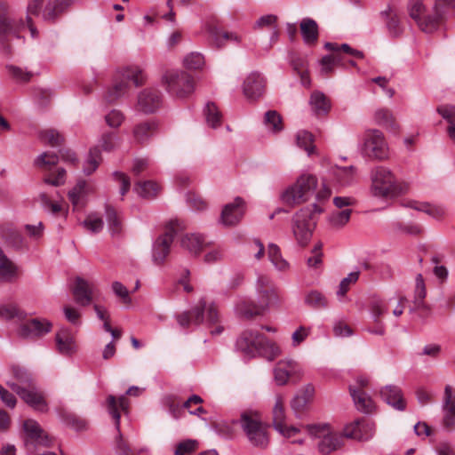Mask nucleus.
I'll return each mask as SVG.
<instances>
[{
	"instance_id": "21",
	"label": "nucleus",
	"mask_w": 455,
	"mask_h": 455,
	"mask_svg": "<svg viewBox=\"0 0 455 455\" xmlns=\"http://www.w3.org/2000/svg\"><path fill=\"white\" fill-rule=\"evenodd\" d=\"M163 103L162 93L155 88H147L138 96V109L146 114L154 113Z\"/></svg>"
},
{
	"instance_id": "33",
	"label": "nucleus",
	"mask_w": 455,
	"mask_h": 455,
	"mask_svg": "<svg viewBox=\"0 0 455 455\" xmlns=\"http://www.w3.org/2000/svg\"><path fill=\"white\" fill-rule=\"evenodd\" d=\"M105 210L108 231L111 236L113 238H120L124 232V226L120 216L111 205L107 204Z\"/></svg>"
},
{
	"instance_id": "64",
	"label": "nucleus",
	"mask_w": 455,
	"mask_h": 455,
	"mask_svg": "<svg viewBox=\"0 0 455 455\" xmlns=\"http://www.w3.org/2000/svg\"><path fill=\"white\" fill-rule=\"evenodd\" d=\"M113 292L122 299L124 304H131L132 299L129 295L127 288L120 282L115 281L112 283Z\"/></svg>"
},
{
	"instance_id": "38",
	"label": "nucleus",
	"mask_w": 455,
	"mask_h": 455,
	"mask_svg": "<svg viewBox=\"0 0 455 455\" xmlns=\"http://www.w3.org/2000/svg\"><path fill=\"white\" fill-rule=\"evenodd\" d=\"M12 372L16 381H7V386L12 389V385L18 386L19 387H30L35 385L31 374L25 369L20 366H12Z\"/></svg>"
},
{
	"instance_id": "50",
	"label": "nucleus",
	"mask_w": 455,
	"mask_h": 455,
	"mask_svg": "<svg viewBox=\"0 0 455 455\" xmlns=\"http://www.w3.org/2000/svg\"><path fill=\"white\" fill-rule=\"evenodd\" d=\"M57 412L61 419L68 426L76 428V430H82L85 428V421L77 418L75 414L68 412L63 409H58Z\"/></svg>"
},
{
	"instance_id": "30",
	"label": "nucleus",
	"mask_w": 455,
	"mask_h": 455,
	"mask_svg": "<svg viewBox=\"0 0 455 455\" xmlns=\"http://www.w3.org/2000/svg\"><path fill=\"white\" fill-rule=\"evenodd\" d=\"M157 130L158 124L156 121H145L133 127L132 136L136 142L145 143L157 132Z\"/></svg>"
},
{
	"instance_id": "17",
	"label": "nucleus",
	"mask_w": 455,
	"mask_h": 455,
	"mask_svg": "<svg viewBox=\"0 0 455 455\" xmlns=\"http://www.w3.org/2000/svg\"><path fill=\"white\" fill-rule=\"evenodd\" d=\"M107 408L108 413L114 418L118 435L116 438V453L117 455H135L120 432V413L117 411L116 397L109 395L107 398Z\"/></svg>"
},
{
	"instance_id": "51",
	"label": "nucleus",
	"mask_w": 455,
	"mask_h": 455,
	"mask_svg": "<svg viewBox=\"0 0 455 455\" xmlns=\"http://www.w3.org/2000/svg\"><path fill=\"white\" fill-rule=\"evenodd\" d=\"M88 231L97 234L103 229V220L96 213L89 214L82 223Z\"/></svg>"
},
{
	"instance_id": "31",
	"label": "nucleus",
	"mask_w": 455,
	"mask_h": 455,
	"mask_svg": "<svg viewBox=\"0 0 455 455\" xmlns=\"http://www.w3.org/2000/svg\"><path fill=\"white\" fill-rule=\"evenodd\" d=\"M349 392L359 411L368 414L374 411L375 405L371 397L363 390L356 389L355 387H349Z\"/></svg>"
},
{
	"instance_id": "27",
	"label": "nucleus",
	"mask_w": 455,
	"mask_h": 455,
	"mask_svg": "<svg viewBox=\"0 0 455 455\" xmlns=\"http://www.w3.org/2000/svg\"><path fill=\"white\" fill-rule=\"evenodd\" d=\"M94 285L81 277H76L73 288L75 300L80 306H88L92 300Z\"/></svg>"
},
{
	"instance_id": "56",
	"label": "nucleus",
	"mask_w": 455,
	"mask_h": 455,
	"mask_svg": "<svg viewBox=\"0 0 455 455\" xmlns=\"http://www.w3.org/2000/svg\"><path fill=\"white\" fill-rule=\"evenodd\" d=\"M297 145L310 154L313 151V135L307 131H299L296 135Z\"/></svg>"
},
{
	"instance_id": "23",
	"label": "nucleus",
	"mask_w": 455,
	"mask_h": 455,
	"mask_svg": "<svg viewBox=\"0 0 455 455\" xmlns=\"http://www.w3.org/2000/svg\"><path fill=\"white\" fill-rule=\"evenodd\" d=\"M93 190L92 184L81 180L69 190L68 196L75 209H82L85 206L88 196Z\"/></svg>"
},
{
	"instance_id": "4",
	"label": "nucleus",
	"mask_w": 455,
	"mask_h": 455,
	"mask_svg": "<svg viewBox=\"0 0 455 455\" xmlns=\"http://www.w3.org/2000/svg\"><path fill=\"white\" fill-rule=\"evenodd\" d=\"M323 212V207L314 204L300 209L292 218V232L297 243L305 247L310 241L316 225V215Z\"/></svg>"
},
{
	"instance_id": "26",
	"label": "nucleus",
	"mask_w": 455,
	"mask_h": 455,
	"mask_svg": "<svg viewBox=\"0 0 455 455\" xmlns=\"http://www.w3.org/2000/svg\"><path fill=\"white\" fill-rule=\"evenodd\" d=\"M73 0H48L42 11L43 20L55 22L72 5Z\"/></svg>"
},
{
	"instance_id": "35",
	"label": "nucleus",
	"mask_w": 455,
	"mask_h": 455,
	"mask_svg": "<svg viewBox=\"0 0 455 455\" xmlns=\"http://www.w3.org/2000/svg\"><path fill=\"white\" fill-rule=\"evenodd\" d=\"M309 104L312 111L317 116L327 115L331 109L330 100L323 92L318 91L311 94Z\"/></svg>"
},
{
	"instance_id": "25",
	"label": "nucleus",
	"mask_w": 455,
	"mask_h": 455,
	"mask_svg": "<svg viewBox=\"0 0 455 455\" xmlns=\"http://www.w3.org/2000/svg\"><path fill=\"white\" fill-rule=\"evenodd\" d=\"M23 429L27 436L31 442L36 445L49 447L52 443V439L40 427L39 423L34 419H27L23 423Z\"/></svg>"
},
{
	"instance_id": "39",
	"label": "nucleus",
	"mask_w": 455,
	"mask_h": 455,
	"mask_svg": "<svg viewBox=\"0 0 455 455\" xmlns=\"http://www.w3.org/2000/svg\"><path fill=\"white\" fill-rule=\"evenodd\" d=\"M374 120L378 125L383 126L392 131H396L398 125L395 122L393 113L387 108H379L374 113Z\"/></svg>"
},
{
	"instance_id": "49",
	"label": "nucleus",
	"mask_w": 455,
	"mask_h": 455,
	"mask_svg": "<svg viewBox=\"0 0 455 455\" xmlns=\"http://www.w3.org/2000/svg\"><path fill=\"white\" fill-rule=\"evenodd\" d=\"M0 317L5 320L18 318L21 321L25 319L26 313L15 305H2L0 306Z\"/></svg>"
},
{
	"instance_id": "60",
	"label": "nucleus",
	"mask_w": 455,
	"mask_h": 455,
	"mask_svg": "<svg viewBox=\"0 0 455 455\" xmlns=\"http://www.w3.org/2000/svg\"><path fill=\"white\" fill-rule=\"evenodd\" d=\"M59 162V156L53 153H42L35 160V164L38 167H46L56 165Z\"/></svg>"
},
{
	"instance_id": "8",
	"label": "nucleus",
	"mask_w": 455,
	"mask_h": 455,
	"mask_svg": "<svg viewBox=\"0 0 455 455\" xmlns=\"http://www.w3.org/2000/svg\"><path fill=\"white\" fill-rule=\"evenodd\" d=\"M162 83L171 95L183 99L190 95L195 89L190 75L181 70H169L162 76Z\"/></svg>"
},
{
	"instance_id": "34",
	"label": "nucleus",
	"mask_w": 455,
	"mask_h": 455,
	"mask_svg": "<svg viewBox=\"0 0 455 455\" xmlns=\"http://www.w3.org/2000/svg\"><path fill=\"white\" fill-rule=\"evenodd\" d=\"M181 246L188 250L191 254L197 255L209 243L205 238L199 234H186L180 240Z\"/></svg>"
},
{
	"instance_id": "44",
	"label": "nucleus",
	"mask_w": 455,
	"mask_h": 455,
	"mask_svg": "<svg viewBox=\"0 0 455 455\" xmlns=\"http://www.w3.org/2000/svg\"><path fill=\"white\" fill-rule=\"evenodd\" d=\"M204 115L207 124L212 128H217L221 124V114L217 106L212 102H208L204 108Z\"/></svg>"
},
{
	"instance_id": "15",
	"label": "nucleus",
	"mask_w": 455,
	"mask_h": 455,
	"mask_svg": "<svg viewBox=\"0 0 455 455\" xmlns=\"http://www.w3.org/2000/svg\"><path fill=\"white\" fill-rule=\"evenodd\" d=\"M12 390L35 411L40 412L48 411L49 408L44 393L36 387V384L28 388L12 385Z\"/></svg>"
},
{
	"instance_id": "11",
	"label": "nucleus",
	"mask_w": 455,
	"mask_h": 455,
	"mask_svg": "<svg viewBox=\"0 0 455 455\" xmlns=\"http://www.w3.org/2000/svg\"><path fill=\"white\" fill-rule=\"evenodd\" d=\"M181 229L182 227L178 220H172L166 226L164 234L156 240L152 252L153 261L156 264L160 265L164 263L170 252V247L173 242L174 236Z\"/></svg>"
},
{
	"instance_id": "37",
	"label": "nucleus",
	"mask_w": 455,
	"mask_h": 455,
	"mask_svg": "<svg viewBox=\"0 0 455 455\" xmlns=\"http://www.w3.org/2000/svg\"><path fill=\"white\" fill-rule=\"evenodd\" d=\"M315 394V388L312 385L306 386L299 394L295 395L291 403L292 410L299 413L312 401Z\"/></svg>"
},
{
	"instance_id": "32",
	"label": "nucleus",
	"mask_w": 455,
	"mask_h": 455,
	"mask_svg": "<svg viewBox=\"0 0 455 455\" xmlns=\"http://www.w3.org/2000/svg\"><path fill=\"white\" fill-rule=\"evenodd\" d=\"M299 28L304 43L308 46L315 45L319 36L316 21L311 18H305L301 20Z\"/></svg>"
},
{
	"instance_id": "48",
	"label": "nucleus",
	"mask_w": 455,
	"mask_h": 455,
	"mask_svg": "<svg viewBox=\"0 0 455 455\" xmlns=\"http://www.w3.org/2000/svg\"><path fill=\"white\" fill-rule=\"evenodd\" d=\"M39 138L42 142L52 147H59L62 144L64 139L60 133L54 129L44 130L40 132Z\"/></svg>"
},
{
	"instance_id": "13",
	"label": "nucleus",
	"mask_w": 455,
	"mask_h": 455,
	"mask_svg": "<svg viewBox=\"0 0 455 455\" xmlns=\"http://www.w3.org/2000/svg\"><path fill=\"white\" fill-rule=\"evenodd\" d=\"M52 324L45 318H31L21 320L17 333L23 339H37L49 333Z\"/></svg>"
},
{
	"instance_id": "41",
	"label": "nucleus",
	"mask_w": 455,
	"mask_h": 455,
	"mask_svg": "<svg viewBox=\"0 0 455 455\" xmlns=\"http://www.w3.org/2000/svg\"><path fill=\"white\" fill-rule=\"evenodd\" d=\"M134 190L140 197L152 199L157 196L160 191V186L151 180L137 182L134 186Z\"/></svg>"
},
{
	"instance_id": "57",
	"label": "nucleus",
	"mask_w": 455,
	"mask_h": 455,
	"mask_svg": "<svg viewBox=\"0 0 455 455\" xmlns=\"http://www.w3.org/2000/svg\"><path fill=\"white\" fill-rule=\"evenodd\" d=\"M198 448V442L193 439H187L179 443L174 451V455H188Z\"/></svg>"
},
{
	"instance_id": "58",
	"label": "nucleus",
	"mask_w": 455,
	"mask_h": 455,
	"mask_svg": "<svg viewBox=\"0 0 455 455\" xmlns=\"http://www.w3.org/2000/svg\"><path fill=\"white\" fill-rule=\"evenodd\" d=\"M183 63L187 68L198 69L204 66V58L199 52H191L184 58Z\"/></svg>"
},
{
	"instance_id": "43",
	"label": "nucleus",
	"mask_w": 455,
	"mask_h": 455,
	"mask_svg": "<svg viewBox=\"0 0 455 455\" xmlns=\"http://www.w3.org/2000/svg\"><path fill=\"white\" fill-rule=\"evenodd\" d=\"M355 169L352 165L347 167H338L334 172L336 180L341 186H347L352 184L355 181Z\"/></svg>"
},
{
	"instance_id": "29",
	"label": "nucleus",
	"mask_w": 455,
	"mask_h": 455,
	"mask_svg": "<svg viewBox=\"0 0 455 455\" xmlns=\"http://www.w3.org/2000/svg\"><path fill=\"white\" fill-rule=\"evenodd\" d=\"M20 276L19 267L0 250V280L12 283Z\"/></svg>"
},
{
	"instance_id": "36",
	"label": "nucleus",
	"mask_w": 455,
	"mask_h": 455,
	"mask_svg": "<svg viewBox=\"0 0 455 455\" xmlns=\"http://www.w3.org/2000/svg\"><path fill=\"white\" fill-rule=\"evenodd\" d=\"M58 350L62 355H70L76 350V344L71 332L68 329H61L56 334Z\"/></svg>"
},
{
	"instance_id": "19",
	"label": "nucleus",
	"mask_w": 455,
	"mask_h": 455,
	"mask_svg": "<svg viewBox=\"0 0 455 455\" xmlns=\"http://www.w3.org/2000/svg\"><path fill=\"white\" fill-rule=\"evenodd\" d=\"M273 425L276 431L285 437L293 436L299 432L294 427H287L285 424V410L283 405V398L281 395H275V403L273 407Z\"/></svg>"
},
{
	"instance_id": "22",
	"label": "nucleus",
	"mask_w": 455,
	"mask_h": 455,
	"mask_svg": "<svg viewBox=\"0 0 455 455\" xmlns=\"http://www.w3.org/2000/svg\"><path fill=\"white\" fill-rule=\"evenodd\" d=\"M206 301L201 299L198 304L189 311L182 312L176 316L180 327L188 328L191 324L199 325L204 322Z\"/></svg>"
},
{
	"instance_id": "20",
	"label": "nucleus",
	"mask_w": 455,
	"mask_h": 455,
	"mask_svg": "<svg viewBox=\"0 0 455 455\" xmlns=\"http://www.w3.org/2000/svg\"><path fill=\"white\" fill-rule=\"evenodd\" d=\"M245 212V203L241 197H236L234 202L226 204L221 212L220 222L226 226H235L240 222Z\"/></svg>"
},
{
	"instance_id": "46",
	"label": "nucleus",
	"mask_w": 455,
	"mask_h": 455,
	"mask_svg": "<svg viewBox=\"0 0 455 455\" xmlns=\"http://www.w3.org/2000/svg\"><path fill=\"white\" fill-rule=\"evenodd\" d=\"M305 303L313 308L320 309L328 306L325 296L318 291H311L305 297Z\"/></svg>"
},
{
	"instance_id": "16",
	"label": "nucleus",
	"mask_w": 455,
	"mask_h": 455,
	"mask_svg": "<svg viewBox=\"0 0 455 455\" xmlns=\"http://www.w3.org/2000/svg\"><path fill=\"white\" fill-rule=\"evenodd\" d=\"M374 433V422L364 418L355 420L344 428L346 437L357 441H367L373 436Z\"/></svg>"
},
{
	"instance_id": "62",
	"label": "nucleus",
	"mask_w": 455,
	"mask_h": 455,
	"mask_svg": "<svg viewBox=\"0 0 455 455\" xmlns=\"http://www.w3.org/2000/svg\"><path fill=\"white\" fill-rule=\"evenodd\" d=\"M116 136L113 132H105L99 140V147L103 150L110 152L116 148Z\"/></svg>"
},
{
	"instance_id": "9",
	"label": "nucleus",
	"mask_w": 455,
	"mask_h": 455,
	"mask_svg": "<svg viewBox=\"0 0 455 455\" xmlns=\"http://www.w3.org/2000/svg\"><path fill=\"white\" fill-rule=\"evenodd\" d=\"M408 11L411 18L413 19L425 32L433 31L437 26L441 17L436 4L428 8L422 0H410Z\"/></svg>"
},
{
	"instance_id": "6",
	"label": "nucleus",
	"mask_w": 455,
	"mask_h": 455,
	"mask_svg": "<svg viewBox=\"0 0 455 455\" xmlns=\"http://www.w3.org/2000/svg\"><path fill=\"white\" fill-rule=\"evenodd\" d=\"M145 81L146 75L140 68L128 67L121 72L118 79L106 92L104 99L107 102L113 103L126 94L129 89V82H132L135 86H140Z\"/></svg>"
},
{
	"instance_id": "61",
	"label": "nucleus",
	"mask_w": 455,
	"mask_h": 455,
	"mask_svg": "<svg viewBox=\"0 0 455 455\" xmlns=\"http://www.w3.org/2000/svg\"><path fill=\"white\" fill-rule=\"evenodd\" d=\"M359 274V271L351 272L347 277L343 278L339 283L337 295L339 297L344 296L349 290L350 285L358 280Z\"/></svg>"
},
{
	"instance_id": "28",
	"label": "nucleus",
	"mask_w": 455,
	"mask_h": 455,
	"mask_svg": "<svg viewBox=\"0 0 455 455\" xmlns=\"http://www.w3.org/2000/svg\"><path fill=\"white\" fill-rule=\"evenodd\" d=\"M382 399L393 408L398 411H404L406 407L405 400L402 389L395 385H387L380 390Z\"/></svg>"
},
{
	"instance_id": "45",
	"label": "nucleus",
	"mask_w": 455,
	"mask_h": 455,
	"mask_svg": "<svg viewBox=\"0 0 455 455\" xmlns=\"http://www.w3.org/2000/svg\"><path fill=\"white\" fill-rule=\"evenodd\" d=\"M100 161V150L98 147L92 148L90 150L88 157L84 164V172L86 175H91L98 168Z\"/></svg>"
},
{
	"instance_id": "7",
	"label": "nucleus",
	"mask_w": 455,
	"mask_h": 455,
	"mask_svg": "<svg viewBox=\"0 0 455 455\" xmlns=\"http://www.w3.org/2000/svg\"><path fill=\"white\" fill-rule=\"evenodd\" d=\"M317 180L314 175L302 174L293 185L283 191L282 199L290 206L303 204L315 194Z\"/></svg>"
},
{
	"instance_id": "54",
	"label": "nucleus",
	"mask_w": 455,
	"mask_h": 455,
	"mask_svg": "<svg viewBox=\"0 0 455 455\" xmlns=\"http://www.w3.org/2000/svg\"><path fill=\"white\" fill-rule=\"evenodd\" d=\"M265 124L273 132H277L282 131V118L280 115L275 110H268L265 114Z\"/></svg>"
},
{
	"instance_id": "42",
	"label": "nucleus",
	"mask_w": 455,
	"mask_h": 455,
	"mask_svg": "<svg viewBox=\"0 0 455 455\" xmlns=\"http://www.w3.org/2000/svg\"><path fill=\"white\" fill-rule=\"evenodd\" d=\"M437 112L450 124L447 132L450 138L455 141V106L443 105L437 108Z\"/></svg>"
},
{
	"instance_id": "24",
	"label": "nucleus",
	"mask_w": 455,
	"mask_h": 455,
	"mask_svg": "<svg viewBox=\"0 0 455 455\" xmlns=\"http://www.w3.org/2000/svg\"><path fill=\"white\" fill-rule=\"evenodd\" d=\"M265 91V80L260 74L251 73L244 80L243 92L244 96L251 100L261 97Z\"/></svg>"
},
{
	"instance_id": "14",
	"label": "nucleus",
	"mask_w": 455,
	"mask_h": 455,
	"mask_svg": "<svg viewBox=\"0 0 455 455\" xmlns=\"http://www.w3.org/2000/svg\"><path fill=\"white\" fill-rule=\"evenodd\" d=\"M364 152L371 158L378 160L387 158L388 148L380 131L370 130L366 132Z\"/></svg>"
},
{
	"instance_id": "47",
	"label": "nucleus",
	"mask_w": 455,
	"mask_h": 455,
	"mask_svg": "<svg viewBox=\"0 0 455 455\" xmlns=\"http://www.w3.org/2000/svg\"><path fill=\"white\" fill-rule=\"evenodd\" d=\"M406 206L413 208L419 212H426L427 214L435 219H441L444 215V210L443 208L433 206L425 203L419 204L416 202H411L409 203Z\"/></svg>"
},
{
	"instance_id": "3",
	"label": "nucleus",
	"mask_w": 455,
	"mask_h": 455,
	"mask_svg": "<svg viewBox=\"0 0 455 455\" xmlns=\"http://www.w3.org/2000/svg\"><path fill=\"white\" fill-rule=\"evenodd\" d=\"M371 194L380 198H395L404 194L409 189V185L395 179L393 172L384 167L378 166L371 171Z\"/></svg>"
},
{
	"instance_id": "2",
	"label": "nucleus",
	"mask_w": 455,
	"mask_h": 455,
	"mask_svg": "<svg viewBox=\"0 0 455 455\" xmlns=\"http://www.w3.org/2000/svg\"><path fill=\"white\" fill-rule=\"evenodd\" d=\"M235 346L238 351L249 358L260 355L272 361L281 354V349L275 343L253 330L243 331L236 339Z\"/></svg>"
},
{
	"instance_id": "1",
	"label": "nucleus",
	"mask_w": 455,
	"mask_h": 455,
	"mask_svg": "<svg viewBox=\"0 0 455 455\" xmlns=\"http://www.w3.org/2000/svg\"><path fill=\"white\" fill-rule=\"evenodd\" d=\"M256 291L258 302L241 300L235 306L236 313L243 318L251 319L261 315L267 308L280 303V296L277 288L272 280L264 275L258 276L256 281Z\"/></svg>"
},
{
	"instance_id": "53",
	"label": "nucleus",
	"mask_w": 455,
	"mask_h": 455,
	"mask_svg": "<svg viewBox=\"0 0 455 455\" xmlns=\"http://www.w3.org/2000/svg\"><path fill=\"white\" fill-rule=\"evenodd\" d=\"M442 410L443 413L455 414V393L450 385L444 388Z\"/></svg>"
},
{
	"instance_id": "18",
	"label": "nucleus",
	"mask_w": 455,
	"mask_h": 455,
	"mask_svg": "<svg viewBox=\"0 0 455 455\" xmlns=\"http://www.w3.org/2000/svg\"><path fill=\"white\" fill-rule=\"evenodd\" d=\"M301 374L300 366L293 360H281L274 368V379L278 386H283L290 378H299Z\"/></svg>"
},
{
	"instance_id": "5",
	"label": "nucleus",
	"mask_w": 455,
	"mask_h": 455,
	"mask_svg": "<svg viewBox=\"0 0 455 455\" xmlns=\"http://www.w3.org/2000/svg\"><path fill=\"white\" fill-rule=\"evenodd\" d=\"M239 423L249 442L253 446L260 449L267 447L269 440L267 427L262 423L258 412L252 411L242 412Z\"/></svg>"
},
{
	"instance_id": "59",
	"label": "nucleus",
	"mask_w": 455,
	"mask_h": 455,
	"mask_svg": "<svg viewBox=\"0 0 455 455\" xmlns=\"http://www.w3.org/2000/svg\"><path fill=\"white\" fill-rule=\"evenodd\" d=\"M39 199L42 206L51 212L53 214L60 212L62 210V206L58 201H52L47 193H40Z\"/></svg>"
},
{
	"instance_id": "55",
	"label": "nucleus",
	"mask_w": 455,
	"mask_h": 455,
	"mask_svg": "<svg viewBox=\"0 0 455 455\" xmlns=\"http://www.w3.org/2000/svg\"><path fill=\"white\" fill-rule=\"evenodd\" d=\"M426 297V288L424 280L421 274H419L416 277V285H415V298H414V305L415 307L411 309V312H413L415 308L421 307L423 304V299Z\"/></svg>"
},
{
	"instance_id": "40",
	"label": "nucleus",
	"mask_w": 455,
	"mask_h": 455,
	"mask_svg": "<svg viewBox=\"0 0 455 455\" xmlns=\"http://www.w3.org/2000/svg\"><path fill=\"white\" fill-rule=\"evenodd\" d=\"M267 256L274 267L279 271L289 269V263L283 258L280 248L275 243H269L267 246Z\"/></svg>"
},
{
	"instance_id": "12",
	"label": "nucleus",
	"mask_w": 455,
	"mask_h": 455,
	"mask_svg": "<svg viewBox=\"0 0 455 455\" xmlns=\"http://www.w3.org/2000/svg\"><path fill=\"white\" fill-rule=\"evenodd\" d=\"M25 27L20 20L15 21L8 16V6L5 3H0V44L4 53L11 52V47L7 44L8 36L16 34Z\"/></svg>"
},
{
	"instance_id": "52",
	"label": "nucleus",
	"mask_w": 455,
	"mask_h": 455,
	"mask_svg": "<svg viewBox=\"0 0 455 455\" xmlns=\"http://www.w3.org/2000/svg\"><path fill=\"white\" fill-rule=\"evenodd\" d=\"M352 210L346 209L340 212H333L329 217V222L335 228H343L350 220Z\"/></svg>"
},
{
	"instance_id": "63",
	"label": "nucleus",
	"mask_w": 455,
	"mask_h": 455,
	"mask_svg": "<svg viewBox=\"0 0 455 455\" xmlns=\"http://www.w3.org/2000/svg\"><path fill=\"white\" fill-rule=\"evenodd\" d=\"M105 121L109 127L118 128L124 121V116L120 110L113 109L105 116Z\"/></svg>"
},
{
	"instance_id": "10",
	"label": "nucleus",
	"mask_w": 455,
	"mask_h": 455,
	"mask_svg": "<svg viewBox=\"0 0 455 455\" xmlns=\"http://www.w3.org/2000/svg\"><path fill=\"white\" fill-rule=\"evenodd\" d=\"M309 432L319 439L318 451L323 455H328L343 445V436L338 433L331 432L328 425L311 426Z\"/></svg>"
}]
</instances>
